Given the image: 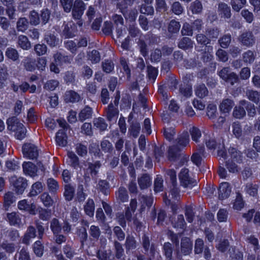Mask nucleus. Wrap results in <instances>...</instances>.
Wrapping results in <instances>:
<instances>
[{"mask_svg":"<svg viewBox=\"0 0 260 260\" xmlns=\"http://www.w3.org/2000/svg\"><path fill=\"white\" fill-rule=\"evenodd\" d=\"M171 9L172 12L176 15L181 14L183 11V7L178 2H174L172 6Z\"/></svg>","mask_w":260,"mask_h":260,"instance_id":"nucleus-64","label":"nucleus"},{"mask_svg":"<svg viewBox=\"0 0 260 260\" xmlns=\"http://www.w3.org/2000/svg\"><path fill=\"white\" fill-rule=\"evenodd\" d=\"M208 90L203 84H200L196 87L195 93L197 96L200 98H203L208 94Z\"/></svg>","mask_w":260,"mask_h":260,"instance_id":"nucleus-32","label":"nucleus"},{"mask_svg":"<svg viewBox=\"0 0 260 260\" xmlns=\"http://www.w3.org/2000/svg\"><path fill=\"white\" fill-rule=\"evenodd\" d=\"M164 252L167 260L172 259L173 248L169 242L165 243L164 245Z\"/></svg>","mask_w":260,"mask_h":260,"instance_id":"nucleus-40","label":"nucleus"},{"mask_svg":"<svg viewBox=\"0 0 260 260\" xmlns=\"http://www.w3.org/2000/svg\"><path fill=\"white\" fill-rule=\"evenodd\" d=\"M24 64L26 70L28 71H32L36 69L35 60L31 58H26Z\"/></svg>","mask_w":260,"mask_h":260,"instance_id":"nucleus-48","label":"nucleus"},{"mask_svg":"<svg viewBox=\"0 0 260 260\" xmlns=\"http://www.w3.org/2000/svg\"><path fill=\"white\" fill-rule=\"evenodd\" d=\"M36 237V230L33 226H29L23 238V243L28 244L30 240Z\"/></svg>","mask_w":260,"mask_h":260,"instance_id":"nucleus-22","label":"nucleus"},{"mask_svg":"<svg viewBox=\"0 0 260 260\" xmlns=\"http://www.w3.org/2000/svg\"><path fill=\"white\" fill-rule=\"evenodd\" d=\"M116 197L118 200L121 202H127L128 196L126 189L120 187L118 191L116 192Z\"/></svg>","mask_w":260,"mask_h":260,"instance_id":"nucleus-26","label":"nucleus"},{"mask_svg":"<svg viewBox=\"0 0 260 260\" xmlns=\"http://www.w3.org/2000/svg\"><path fill=\"white\" fill-rule=\"evenodd\" d=\"M55 62L59 66H63V64L69 63L71 62L72 58L68 56L63 55L60 53H56L54 55Z\"/></svg>","mask_w":260,"mask_h":260,"instance_id":"nucleus-14","label":"nucleus"},{"mask_svg":"<svg viewBox=\"0 0 260 260\" xmlns=\"http://www.w3.org/2000/svg\"><path fill=\"white\" fill-rule=\"evenodd\" d=\"M4 207L6 210H9L11 205L15 203L16 198L14 192L9 191L7 192L4 197Z\"/></svg>","mask_w":260,"mask_h":260,"instance_id":"nucleus-9","label":"nucleus"},{"mask_svg":"<svg viewBox=\"0 0 260 260\" xmlns=\"http://www.w3.org/2000/svg\"><path fill=\"white\" fill-rule=\"evenodd\" d=\"M230 256L235 260H242L243 254L238 250H235V248H232L229 249Z\"/></svg>","mask_w":260,"mask_h":260,"instance_id":"nucleus-51","label":"nucleus"},{"mask_svg":"<svg viewBox=\"0 0 260 260\" xmlns=\"http://www.w3.org/2000/svg\"><path fill=\"white\" fill-rule=\"evenodd\" d=\"M8 129L12 132H14V136H16V117L13 116L9 117L7 121Z\"/></svg>","mask_w":260,"mask_h":260,"instance_id":"nucleus-31","label":"nucleus"},{"mask_svg":"<svg viewBox=\"0 0 260 260\" xmlns=\"http://www.w3.org/2000/svg\"><path fill=\"white\" fill-rule=\"evenodd\" d=\"M92 109L89 107L86 106L81 110L79 113V119L83 121L85 120L90 118L92 115Z\"/></svg>","mask_w":260,"mask_h":260,"instance_id":"nucleus-28","label":"nucleus"},{"mask_svg":"<svg viewBox=\"0 0 260 260\" xmlns=\"http://www.w3.org/2000/svg\"><path fill=\"white\" fill-rule=\"evenodd\" d=\"M42 191V183L40 182H37L32 185L29 195L30 197H35L41 193Z\"/></svg>","mask_w":260,"mask_h":260,"instance_id":"nucleus-23","label":"nucleus"},{"mask_svg":"<svg viewBox=\"0 0 260 260\" xmlns=\"http://www.w3.org/2000/svg\"><path fill=\"white\" fill-rule=\"evenodd\" d=\"M26 136V129L21 123L17 122V139L22 140Z\"/></svg>","mask_w":260,"mask_h":260,"instance_id":"nucleus-41","label":"nucleus"},{"mask_svg":"<svg viewBox=\"0 0 260 260\" xmlns=\"http://www.w3.org/2000/svg\"><path fill=\"white\" fill-rule=\"evenodd\" d=\"M235 105L234 102L230 99H223L221 102L219 109L222 113L229 114Z\"/></svg>","mask_w":260,"mask_h":260,"instance_id":"nucleus-6","label":"nucleus"},{"mask_svg":"<svg viewBox=\"0 0 260 260\" xmlns=\"http://www.w3.org/2000/svg\"><path fill=\"white\" fill-rule=\"evenodd\" d=\"M246 241L248 244H250L253 246V249L255 251L259 248L258 241L256 237L250 236L247 238Z\"/></svg>","mask_w":260,"mask_h":260,"instance_id":"nucleus-59","label":"nucleus"},{"mask_svg":"<svg viewBox=\"0 0 260 260\" xmlns=\"http://www.w3.org/2000/svg\"><path fill=\"white\" fill-rule=\"evenodd\" d=\"M93 124L101 131L106 130L107 127V124L105 123L104 120L100 117L94 119Z\"/></svg>","mask_w":260,"mask_h":260,"instance_id":"nucleus-43","label":"nucleus"},{"mask_svg":"<svg viewBox=\"0 0 260 260\" xmlns=\"http://www.w3.org/2000/svg\"><path fill=\"white\" fill-rule=\"evenodd\" d=\"M189 142V135L187 132H183L178 138V145L172 146L169 148V156L171 160H174L177 157L180 148L186 146Z\"/></svg>","mask_w":260,"mask_h":260,"instance_id":"nucleus-2","label":"nucleus"},{"mask_svg":"<svg viewBox=\"0 0 260 260\" xmlns=\"http://www.w3.org/2000/svg\"><path fill=\"white\" fill-rule=\"evenodd\" d=\"M18 43L19 46L23 49H28L30 47V44L28 39L24 36L19 37Z\"/></svg>","mask_w":260,"mask_h":260,"instance_id":"nucleus-46","label":"nucleus"},{"mask_svg":"<svg viewBox=\"0 0 260 260\" xmlns=\"http://www.w3.org/2000/svg\"><path fill=\"white\" fill-rule=\"evenodd\" d=\"M175 134L174 128L173 127L165 128L164 132V135L168 141H171Z\"/></svg>","mask_w":260,"mask_h":260,"instance_id":"nucleus-56","label":"nucleus"},{"mask_svg":"<svg viewBox=\"0 0 260 260\" xmlns=\"http://www.w3.org/2000/svg\"><path fill=\"white\" fill-rule=\"evenodd\" d=\"M85 8V4L82 0H76L73 6V17L75 19H80L83 14Z\"/></svg>","mask_w":260,"mask_h":260,"instance_id":"nucleus-5","label":"nucleus"},{"mask_svg":"<svg viewBox=\"0 0 260 260\" xmlns=\"http://www.w3.org/2000/svg\"><path fill=\"white\" fill-rule=\"evenodd\" d=\"M230 158L226 162V166L230 172L235 173L241 170L239 164L242 162L241 153L237 151L234 148H231L229 150Z\"/></svg>","mask_w":260,"mask_h":260,"instance_id":"nucleus-1","label":"nucleus"},{"mask_svg":"<svg viewBox=\"0 0 260 260\" xmlns=\"http://www.w3.org/2000/svg\"><path fill=\"white\" fill-rule=\"evenodd\" d=\"M189 9L192 13L199 14L202 12L203 6L200 1L196 0L190 4Z\"/></svg>","mask_w":260,"mask_h":260,"instance_id":"nucleus-37","label":"nucleus"},{"mask_svg":"<svg viewBox=\"0 0 260 260\" xmlns=\"http://www.w3.org/2000/svg\"><path fill=\"white\" fill-rule=\"evenodd\" d=\"M49 190L52 193H55L59 188V185L56 180L53 178H49L47 182Z\"/></svg>","mask_w":260,"mask_h":260,"instance_id":"nucleus-35","label":"nucleus"},{"mask_svg":"<svg viewBox=\"0 0 260 260\" xmlns=\"http://www.w3.org/2000/svg\"><path fill=\"white\" fill-rule=\"evenodd\" d=\"M84 211L87 215L92 217L94 212V203L92 199H88L84 206Z\"/></svg>","mask_w":260,"mask_h":260,"instance_id":"nucleus-25","label":"nucleus"},{"mask_svg":"<svg viewBox=\"0 0 260 260\" xmlns=\"http://www.w3.org/2000/svg\"><path fill=\"white\" fill-rule=\"evenodd\" d=\"M243 206L244 203L242 196L240 194H237L234 203L233 208L236 210H240L243 207Z\"/></svg>","mask_w":260,"mask_h":260,"instance_id":"nucleus-62","label":"nucleus"},{"mask_svg":"<svg viewBox=\"0 0 260 260\" xmlns=\"http://www.w3.org/2000/svg\"><path fill=\"white\" fill-rule=\"evenodd\" d=\"M76 151L77 154L81 156H84L87 152L86 146L80 143L76 145Z\"/></svg>","mask_w":260,"mask_h":260,"instance_id":"nucleus-63","label":"nucleus"},{"mask_svg":"<svg viewBox=\"0 0 260 260\" xmlns=\"http://www.w3.org/2000/svg\"><path fill=\"white\" fill-rule=\"evenodd\" d=\"M56 142L59 146L64 147L67 144V137L63 130H59L56 136Z\"/></svg>","mask_w":260,"mask_h":260,"instance_id":"nucleus-19","label":"nucleus"},{"mask_svg":"<svg viewBox=\"0 0 260 260\" xmlns=\"http://www.w3.org/2000/svg\"><path fill=\"white\" fill-rule=\"evenodd\" d=\"M180 26L179 22L174 20H172L169 23L168 30L171 33H177L179 31Z\"/></svg>","mask_w":260,"mask_h":260,"instance_id":"nucleus-45","label":"nucleus"},{"mask_svg":"<svg viewBox=\"0 0 260 260\" xmlns=\"http://www.w3.org/2000/svg\"><path fill=\"white\" fill-rule=\"evenodd\" d=\"M33 250L37 256L41 257L43 254L44 246L41 241H37L33 245Z\"/></svg>","mask_w":260,"mask_h":260,"instance_id":"nucleus-38","label":"nucleus"},{"mask_svg":"<svg viewBox=\"0 0 260 260\" xmlns=\"http://www.w3.org/2000/svg\"><path fill=\"white\" fill-rule=\"evenodd\" d=\"M193 28L192 25H190L188 23H185L183 24L181 33L184 36H192L193 34Z\"/></svg>","mask_w":260,"mask_h":260,"instance_id":"nucleus-55","label":"nucleus"},{"mask_svg":"<svg viewBox=\"0 0 260 260\" xmlns=\"http://www.w3.org/2000/svg\"><path fill=\"white\" fill-rule=\"evenodd\" d=\"M45 39L50 46H56L58 42V40L56 38L55 36L51 34L46 35Z\"/></svg>","mask_w":260,"mask_h":260,"instance_id":"nucleus-54","label":"nucleus"},{"mask_svg":"<svg viewBox=\"0 0 260 260\" xmlns=\"http://www.w3.org/2000/svg\"><path fill=\"white\" fill-rule=\"evenodd\" d=\"M245 190L249 195L255 196L257 193V187L256 185L248 183L246 186Z\"/></svg>","mask_w":260,"mask_h":260,"instance_id":"nucleus-57","label":"nucleus"},{"mask_svg":"<svg viewBox=\"0 0 260 260\" xmlns=\"http://www.w3.org/2000/svg\"><path fill=\"white\" fill-rule=\"evenodd\" d=\"M138 184L141 189H143L149 187L152 183L150 177L147 174H143L138 178Z\"/></svg>","mask_w":260,"mask_h":260,"instance_id":"nucleus-12","label":"nucleus"},{"mask_svg":"<svg viewBox=\"0 0 260 260\" xmlns=\"http://www.w3.org/2000/svg\"><path fill=\"white\" fill-rule=\"evenodd\" d=\"M243 60L246 63H251L254 59V56L253 52L248 50L243 54Z\"/></svg>","mask_w":260,"mask_h":260,"instance_id":"nucleus-60","label":"nucleus"},{"mask_svg":"<svg viewBox=\"0 0 260 260\" xmlns=\"http://www.w3.org/2000/svg\"><path fill=\"white\" fill-rule=\"evenodd\" d=\"M100 167L101 164L99 161H96L93 164L89 163L88 168L87 169V172H89L91 176H95Z\"/></svg>","mask_w":260,"mask_h":260,"instance_id":"nucleus-44","label":"nucleus"},{"mask_svg":"<svg viewBox=\"0 0 260 260\" xmlns=\"http://www.w3.org/2000/svg\"><path fill=\"white\" fill-rule=\"evenodd\" d=\"M219 11L223 17L225 18H230L231 17L230 8L225 3H220L218 6Z\"/></svg>","mask_w":260,"mask_h":260,"instance_id":"nucleus-29","label":"nucleus"},{"mask_svg":"<svg viewBox=\"0 0 260 260\" xmlns=\"http://www.w3.org/2000/svg\"><path fill=\"white\" fill-rule=\"evenodd\" d=\"M205 50L202 55V58L204 62L210 61L213 58V49L210 46H206Z\"/></svg>","mask_w":260,"mask_h":260,"instance_id":"nucleus-33","label":"nucleus"},{"mask_svg":"<svg viewBox=\"0 0 260 260\" xmlns=\"http://www.w3.org/2000/svg\"><path fill=\"white\" fill-rule=\"evenodd\" d=\"M123 14L126 21L134 22L137 17L138 11L136 9H128L123 12Z\"/></svg>","mask_w":260,"mask_h":260,"instance_id":"nucleus-21","label":"nucleus"},{"mask_svg":"<svg viewBox=\"0 0 260 260\" xmlns=\"http://www.w3.org/2000/svg\"><path fill=\"white\" fill-rule=\"evenodd\" d=\"M50 229L54 235L59 234L61 229L62 226L58 219L54 218L50 221Z\"/></svg>","mask_w":260,"mask_h":260,"instance_id":"nucleus-24","label":"nucleus"},{"mask_svg":"<svg viewBox=\"0 0 260 260\" xmlns=\"http://www.w3.org/2000/svg\"><path fill=\"white\" fill-rule=\"evenodd\" d=\"M68 156L69 159L67 161L70 166L76 170L80 168L78 157L73 152H68Z\"/></svg>","mask_w":260,"mask_h":260,"instance_id":"nucleus-15","label":"nucleus"},{"mask_svg":"<svg viewBox=\"0 0 260 260\" xmlns=\"http://www.w3.org/2000/svg\"><path fill=\"white\" fill-rule=\"evenodd\" d=\"M173 226L176 229H183L185 225V222L183 215L180 214L175 215L174 217L171 219Z\"/></svg>","mask_w":260,"mask_h":260,"instance_id":"nucleus-13","label":"nucleus"},{"mask_svg":"<svg viewBox=\"0 0 260 260\" xmlns=\"http://www.w3.org/2000/svg\"><path fill=\"white\" fill-rule=\"evenodd\" d=\"M27 186V180L22 177L17 179V193H22Z\"/></svg>","mask_w":260,"mask_h":260,"instance_id":"nucleus-42","label":"nucleus"},{"mask_svg":"<svg viewBox=\"0 0 260 260\" xmlns=\"http://www.w3.org/2000/svg\"><path fill=\"white\" fill-rule=\"evenodd\" d=\"M23 172L25 174L31 176H35L37 172V168L31 162H24L22 165Z\"/></svg>","mask_w":260,"mask_h":260,"instance_id":"nucleus-10","label":"nucleus"},{"mask_svg":"<svg viewBox=\"0 0 260 260\" xmlns=\"http://www.w3.org/2000/svg\"><path fill=\"white\" fill-rule=\"evenodd\" d=\"M28 25V21L25 18H21L17 21V30L21 31L25 30Z\"/></svg>","mask_w":260,"mask_h":260,"instance_id":"nucleus-61","label":"nucleus"},{"mask_svg":"<svg viewBox=\"0 0 260 260\" xmlns=\"http://www.w3.org/2000/svg\"><path fill=\"white\" fill-rule=\"evenodd\" d=\"M39 217L43 220H47L51 216L50 210L41 208L39 211Z\"/></svg>","mask_w":260,"mask_h":260,"instance_id":"nucleus-53","label":"nucleus"},{"mask_svg":"<svg viewBox=\"0 0 260 260\" xmlns=\"http://www.w3.org/2000/svg\"><path fill=\"white\" fill-rule=\"evenodd\" d=\"M133 212L129 208H127V210L125 212V217L123 215H120L118 216V221L120 223V224L123 226L125 225V218L127 220H131Z\"/></svg>","mask_w":260,"mask_h":260,"instance_id":"nucleus-36","label":"nucleus"},{"mask_svg":"<svg viewBox=\"0 0 260 260\" xmlns=\"http://www.w3.org/2000/svg\"><path fill=\"white\" fill-rule=\"evenodd\" d=\"M178 47L181 49L186 50L193 47V43L190 38L184 37L179 42Z\"/></svg>","mask_w":260,"mask_h":260,"instance_id":"nucleus-27","label":"nucleus"},{"mask_svg":"<svg viewBox=\"0 0 260 260\" xmlns=\"http://www.w3.org/2000/svg\"><path fill=\"white\" fill-rule=\"evenodd\" d=\"M246 95L249 100L256 104L260 101V93L256 91L248 90L246 91Z\"/></svg>","mask_w":260,"mask_h":260,"instance_id":"nucleus-34","label":"nucleus"},{"mask_svg":"<svg viewBox=\"0 0 260 260\" xmlns=\"http://www.w3.org/2000/svg\"><path fill=\"white\" fill-rule=\"evenodd\" d=\"M246 103L247 102L246 101H241L239 103V106L235 107L233 112V115L234 117L241 119L246 115V112L243 106H244Z\"/></svg>","mask_w":260,"mask_h":260,"instance_id":"nucleus-8","label":"nucleus"},{"mask_svg":"<svg viewBox=\"0 0 260 260\" xmlns=\"http://www.w3.org/2000/svg\"><path fill=\"white\" fill-rule=\"evenodd\" d=\"M217 113V108L214 105L210 104L207 107V115L210 119L215 118Z\"/></svg>","mask_w":260,"mask_h":260,"instance_id":"nucleus-50","label":"nucleus"},{"mask_svg":"<svg viewBox=\"0 0 260 260\" xmlns=\"http://www.w3.org/2000/svg\"><path fill=\"white\" fill-rule=\"evenodd\" d=\"M101 149L106 152H110L113 150L112 144L107 140H104L101 144Z\"/></svg>","mask_w":260,"mask_h":260,"instance_id":"nucleus-58","label":"nucleus"},{"mask_svg":"<svg viewBox=\"0 0 260 260\" xmlns=\"http://www.w3.org/2000/svg\"><path fill=\"white\" fill-rule=\"evenodd\" d=\"M241 14L246 21L249 23H251L254 19L253 13L247 9L243 10L241 11Z\"/></svg>","mask_w":260,"mask_h":260,"instance_id":"nucleus-49","label":"nucleus"},{"mask_svg":"<svg viewBox=\"0 0 260 260\" xmlns=\"http://www.w3.org/2000/svg\"><path fill=\"white\" fill-rule=\"evenodd\" d=\"M192 248V244L188 238L183 239L181 243V250L184 254H188L191 251Z\"/></svg>","mask_w":260,"mask_h":260,"instance_id":"nucleus-11","label":"nucleus"},{"mask_svg":"<svg viewBox=\"0 0 260 260\" xmlns=\"http://www.w3.org/2000/svg\"><path fill=\"white\" fill-rule=\"evenodd\" d=\"M240 39L242 44L247 46H250L254 43L253 36L251 32L243 33Z\"/></svg>","mask_w":260,"mask_h":260,"instance_id":"nucleus-16","label":"nucleus"},{"mask_svg":"<svg viewBox=\"0 0 260 260\" xmlns=\"http://www.w3.org/2000/svg\"><path fill=\"white\" fill-rule=\"evenodd\" d=\"M232 127L233 133L236 138H239L242 136V127L239 122H234L232 124Z\"/></svg>","mask_w":260,"mask_h":260,"instance_id":"nucleus-47","label":"nucleus"},{"mask_svg":"<svg viewBox=\"0 0 260 260\" xmlns=\"http://www.w3.org/2000/svg\"><path fill=\"white\" fill-rule=\"evenodd\" d=\"M40 199L43 205L46 207H50L54 204V201L50 194L47 192H43L40 196Z\"/></svg>","mask_w":260,"mask_h":260,"instance_id":"nucleus-20","label":"nucleus"},{"mask_svg":"<svg viewBox=\"0 0 260 260\" xmlns=\"http://www.w3.org/2000/svg\"><path fill=\"white\" fill-rule=\"evenodd\" d=\"M80 100V95L75 91L70 90L65 93L64 100L66 102L74 103L79 101Z\"/></svg>","mask_w":260,"mask_h":260,"instance_id":"nucleus-18","label":"nucleus"},{"mask_svg":"<svg viewBox=\"0 0 260 260\" xmlns=\"http://www.w3.org/2000/svg\"><path fill=\"white\" fill-rule=\"evenodd\" d=\"M88 59L92 63H97L100 61L101 57L99 52L95 50H93L88 54Z\"/></svg>","mask_w":260,"mask_h":260,"instance_id":"nucleus-52","label":"nucleus"},{"mask_svg":"<svg viewBox=\"0 0 260 260\" xmlns=\"http://www.w3.org/2000/svg\"><path fill=\"white\" fill-rule=\"evenodd\" d=\"M74 188L70 184H67L64 186V196L67 201H71L74 195Z\"/></svg>","mask_w":260,"mask_h":260,"instance_id":"nucleus-30","label":"nucleus"},{"mask_svg":"<svg viewBox=\"0 0 260 260\" xmlns=\"http://www.w3.org/2000/svg\"><path fill=\"white\" fill-rule=\"evenodd\" d=\"M118 114V108L114 107L113 104H110L107 110V116L109 120H116Z\"/></svg>","mask_w":260,"mask_h":260,"instance_id":"nucleus-17","label":"nucleus"},{"mask_svg":"<svg viewBox=\"0 0 260 260\" xmlns=\"http://www.w3.org/2000/svg\"><path fill=\"white\" fill-rule=\"evenodd\" d=\"M22 153L24 157L29 159H34L39 155L37 147L31 143H26L22 147Z\"/></svg>","mask_w":260,"mask_h":260,"instance_id":"nucleus-4","label":"nucleus"},{"mask_svg":"<svg viewBox=\"0 0 260 260\" xmlns=\"http://www.w3.org/2000/svg\"><path fill=\"white\" fill-rule=\"evenodd\" d=\"M187 169H182L179 174V178L181 185L185 188H191L196 184V181L191 178Z\"/></svg>","mask_w":260,"mask_h":260,"instance_id":"nucleus-3","label":"nucleus"},{"mask_svg":"<svg viewBox=\"0 0 260 260\" xmlns=\"http://www.w3.org/2000/svg\"><path fill=\"white\" fill-rule=\"evenodd\" d=\"M246 3V0H231L232 8L237 12H239Z\"/></svg>","mask_w":260,"mask_h":260,"instance_id":"nucleus-39","label":"nucleus"},{"mask_svg":"<svg viewBox=\"0 0 260 260\" xmlns=\"http://www.w3.org/2000/svg\"><path fill=\"white\" fill-rule=\"evenodd\" d=\"M219 198L224 199L228 198L231 192V187L228 182H222L219 187Z\"/></svg>","mask_w":260,"mask_h":260,"instance_id":"nucleus-7","label":"nucleus"}]
</instances>
